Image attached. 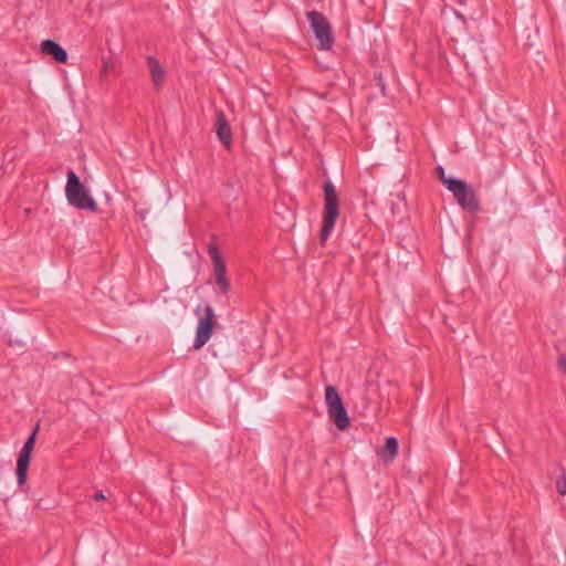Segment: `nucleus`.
I'll return each mask as SVG.
<instances>
[{"label":"nucleus","instance_id":"nucleus-1","mask_svg":"<svg viewBox=\"0 0 566 566\" xmlns=\"http://www.w3.org/2000/svg\"><path fill=\"white\" fill-rule=\"evenodd\" d=\"M66 177L65 196L67 202L76 209L96 212L98 207L95 199L81 182L75 171L70 169Z\"/></svg>","mask_w":566,"mask_h":566},{"label":"nucleus","instance_id":"nucleus-2","mask_svg":"<svg viewBox=\"0 0 566 566\" xmlns=\"http://www.w3.org/2000/svg\"><path fill=\"white\" fill-rule=\"evenodd\" d=\"M339 216V200L335 186L328 181L324 185V211L323 228L321 232V243L325 244L334 230L336 220Z\"/></svg>","mask_w":566,"mask_h":566},{"label":"nucleus","instance_id":"nucleus-3","mask_svg":"<svg viewBox=\"0 0 566 566\" xmlns=\"http://www.w3.org/2000/svg\"><path fill=\"white\" fill-rule=\"evenodd\" d=\"M325 403L329 418L338 430H346L349 427V418L343 405V400L334 386L325 388Z\"/></svg>","mask_w":566,"mask_h":566},{"label":"nucleus","instance_id":"nucleus-4","mask_svg":"<svg viewBox=\"0 0 566 566\" xmlns=\"http://www.w3.org/2000/svg\"><path fill=\"white\" fill-rule=\"evenodd\" d=\"M448 184V190L452 193L461 209L469 212H478L480 210V202L472 186L461 179L450 180Z\"/></svg>","mask_w":566,"mask_h":566},{"label":"nucleus","instance_id":"nucleus-5","mask_svg":"<svg viewBox=\"0 0 566 566\" xmlns=\"http://www.w3.org/2000/svg\"><path fill=\"white\" fill-rule=\"evenodd\" d=\"M195 312L199 318L196 328L193 348L200 349L209 342L213 332V327L217 324V321L214 316V311L212 306L209 304L206 305L203 310L197 307Z\"/></svg>","mask_w":566,"mask_h":566},{"label":"nucleus","instance_id":"nucleus-6","mask_svg":"<svg viewBox=\"0 0 566 566\" xmlns=\"http://www.w3.org/2000/svg\"><path fill=\"white\" fill-rule=\"evenodd\" d=\"M306 15L311 29L319 42L318 49L325 51L331 50L334 43V36L332 33V25L326 17L318 11H310Z\"/></svg>","mask_w":566,"mask_h":566},{"label":"nucleus","instance_id":"nucleus-7","mask_svg":"<svg viewBox=\"0 0 566 566\" xmlns=\"http://www.w3.org/2000/svg\"><path fill=\"white\" fill-rule=\"evenodd\" d=\"M208 254L213 265V273L216 276V283L223 294H227L230 290L226 272V262L220 253L218 245L213 242L208 244Z\"/></svg>","mask_w":566,"mask_h":566},{"label":"nucleus","instance_id":"nucleus-8","mask_svg":"<svg viewBox=\"0 0 566 566\" xmlns=\"http://www.w3.org/2000/svg\"><path fill=\"white\" fill-rule=\"evenodd\" d=\"M41 52L51 55L57 63L67 61V53L57 42L53 40H44L41 43Z\"/></svg>","mask_w":566,"mask_h":566},{"label":"nucleus","instance_id":"nucleus-9","mask_svg":"<svg viewBox=\"0 0 566 566\" xmlns=\"http://www.w3.org/2000/svg\"><path fill=\"white\" fill-rule=\"evenodd\" d=\"M398 453V440L395 437H389L386 439V443L384 448L377 451V455L385 463L392 462Z\"/></svg>","mask_w":566,"mask_h":566},{"label":"nucleus","instance_id":"nucleus-10","mask_svg":"<svg viewBox=\"0 0 566 566\" xmlns=\"http://www.w3.org/2000/svg\"><path fill=\"white\" fill-rule=\"evenodd\" d=\"M217 135L220 142L226 146H230L232 140V134L230 125L228 124L226 116L222 112L218 113L217 116Z\"/></svg>","mask_w":566,"mask_h":566},{"label":"nucleus","instance_id":"nucleus-11","mask_svg":"<svg viewBox=\"0 0 566 566\" xmlns=\"http://www.w3.org/2000/svg\"><path fill=\"white\" fill-rule=\"evenodd\" d=\"M147 64L154 86L158 90L159 87H161L164 83L165 71L161 67L160 63L153 56L147 57Z\"/></svg>","mask_w":566,"mask_h":566},{"label":"nucleus","instance_id":"nucleus-12","mask_svg":"<svg viewBox=\"0 0 566 566\" xmlns=\"http://www.w3.org/2000/svg\"><path fill=\"white\" fill-rule=\"evenodd\" d=\"M30 459L18 457L17 461V480L20 486L24 485L27 482V473L29 469Z\"/></svg>","mask_w":566,"mask_h":566},{"label":"nucleus","instance_id":"nucleus-13","mask_svg":"<svg viewBox=\"0 0 566 566\" xmlns=\"http://www.w3.org/2000/svg\"><path fill=\"white\" fill-rule=\"evenodd\" d=\"M36 431H38V427L34 429V431L31 433V436L24 442V444L19 453V457L31 459V453L34 448Z\"/></svg>","mask_w":566,"mask_h":566},{"label":"nucleus","instance_id":"nucleus-14","mask_svg":"<svg viewBox=\"0 0 566 566\" xmlns=\"http://www.w3.org/2000/svg\"><path fill=\"white\" fill-rule=\"evenodd\" d=\"M437 171H438V175H439V179L440 181L443 184V186L449 189V184L448 181L450 180H458V178H453V177H449L446 175V171H444V168L442 166H438L437 168Z\"/></svg>","mask_w":566,"mask_h":566},{"label":"nucleus","instance_id":"nucleus-15","mask_svg":"<svg viewBox=\"0 0 566 566\" xmlns=\"http://www.w3.org/2000/svg\"><path fill=\"white\" fill-rule=\"evenodd\" d=\"M556 489L558 491V493L560 495H565L566 494V479L565 476H562L557 483H556Z\"/></svg>","mask_w":566,"mask_h":566},{"label":"nucleus","instance_id":"nucleus-16","mask_svg":"<svg viewBox=\"0 0 566 566\" xmlns=\"http://www.w3.org/2000/svg\"><path fill=\"white\" fill-rule=\"evenodd\" d=\"M94 499L96 501H103L106 499V496L104 495V493L102 491H97L95 494H94Z\"/></svg>","mask_w":566,"mask_h":566},{"label":"nucleus","instance_id":"nucleus-17","mask_svg":"<svg viewBox=\"0 0 566 566\" xmlns=\"http://www.w3.org/2000/svg\"><path fill=\"white\" fill-rule=\"evenodd\" d=\"M106 73H107V66L105 65V67H104L103 72H102V75H103V76H105V75H106Z\"/></svg>","mask_w":566,"mask_h":566}]
</instances>
